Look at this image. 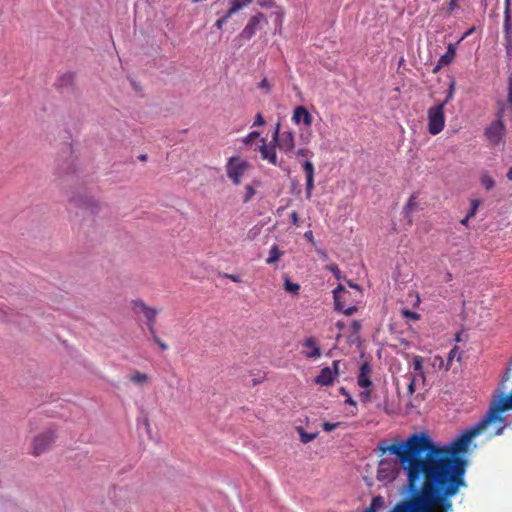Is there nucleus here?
Masks as SVG:
<instances>
[{"label":"nucleus","mask_w":512,"mask_h":512,"mask_svg":"<svg viewBox=\"0 0 512 512\" xmlns=\"http://www.w3.org/2000/svg\"><path fill=\"white\" fill-rule=\"evenodd\" d=\"M302 348V354L308 359H317L322 355L320 345L312 336L304 339L302 342Z\"/></svg>","instance_id":"obj_11"},{"label":"nucleus","mask_w":512,"mask_h":512,"mask_svg":"<svg viewBox=\"0 0 512 512\" xmlns=\"http://www.w3.org/2000/svg\"><path fill=\"white\" fill-rule=\"evenodd\" d=\"M259 152L263 160L268 161L273 166H280L278 162L277 153L274 145H268L266 139H261V145L259 146Z\"/></svg>","instance_id":"obj_12"},{"label":"nucleus","mask_w":512,"mask_h":512,"mask_svg":"<svg viewBox=\"0 0 512 512\" xmlns=\"http://www.w3.org/2000/svg\"><path fill=\"white\" fill-rule=\"evenodd\" d=\"M481 204V201L479 199H472L471 200V207H470V210L468 211V217H474L477 213V210L479 208Z\"/></svg>","instance_id":"obj_32"},{"label":"nucleus","mask_w":512,"mask_h":512,"mask_svg":"<svg viewBox=\"0 0 512 512\" xmlns=\"http://www.w3.org/2000/svg\"><path fill=\"white\" fill-rule=\"evenodd\" d=\"M404 314H405L407 317H409V318H411V319H414V320H418V319H419V317H420V316H419V314H417L416 312L408 311V310H406V311L404 312Z\"/></svg>","instance_id":"obj_48"},{"label":"nucleus","mask_w":512,"mask_h":512,"mask_svg":"<svg viewBox=\"0 0 512 512\" xmlns=\"http://www.w3.org/2000/svg\"><path fill=\"white\" fill-rule=\"evenodd\" d=\"M454 87H455V83L454 81H452L449 85V92H448V95L446 97V99L443 101V102H446V104L452 99L453 97V93H454Z\"/></svg>","instance_id":"obj_43"},{"label":"nucleus","mask_w":512,"mask_h":512,"mask_svg":"<svg viewBox=\"0 0 512 512\" xmlns=\"http://www.w3.org/2000/svg\"><path fill=\"white\" fill-rule=\"evenodd\" d=\"M55 441V434L52 430H46L37 435L32 442V454L39 456L48 451Z\"/></svg>","instance_id":"obj_8"},{"label":"nucleus","mask_w":512,"mask_h":512,"mask_svg":"<svg viewBox=\"0 0 512 512\" xmlns=\"http://www.w3.org/2000/svg\"><path fill=\"white\" fill-rule=\"evenodd\" d=\"M344 323L342 321H338L336 323V327L339 329V330H342L344 328Z\"/></svg>","instance_id":"obj_56"},{"label":"nucleus","mask_w":512,"mask_h":512,"mask_svg":"<svg viewBox=\"0 0 512 512\" xmlns=\"http://www.w3.org/2000/svg\"><path fill=\"white\" fill-rule=\"evenodd\" d=\"M255 189L251 186V185H246L245 186V193H244V196H243V202L244 203H247L249 202L255 195Z\"/></svg>","instance_id":"obj_31"},{"label":"nucleus","mask_w":512,"mask_h":512,"mask_svg":"<svg viewBox=\"0 0 512 512\" xmlns=\"http://www.w3.org/2000/svg\"><path fill=\"white\" fill-rule=\"evenodd\" d=\"M327 269L329 271H331L337 279L341 278V271H340L339 267L336 264L328 265Z\"/></svg>","instance_id":"obj_39"},{"label":"nucleus","mask_w":512,"mask_h":512,"mask_svg":"<svg viewBox=\"0 0 512 512\" xmlns=\"http://www.w3.org/2000/svg\"><path fill=\"white\" fill-rule=\"evenodd\" d=\"M245 1L249 3V2H251L252 0H245Z\"/></svg>","instance_id":"obj_64"},{"label":"nucleus","mask_w":512,"mask_h":512,"mask_svg":"<svg viewBox=\"0 0 512 512\" xmlns=\"http://www.w3.org/2000/svg\"><path fill=\"white\" fill-rule=\"evenodd\" d=\"M283 254H284L283 251H281L276 244L272 245L269 250V255L266 259V263L268 265L275 264L276 262L279 261V259L281 258V256Z\"/></svg>","instance_id":"obj_18"},{"label":"nucleus","mask_w":512,"mask_h":512,"mask_svg":"<svg viewBox=\"0 0 512 512\" xmlns=\"http://www.w3.org/2000/svg\"><path fill=\"white\" fill-rule=\"evenodd\" d=\"M413 369L419 373L423 374V358L419 355L414 356L413 361Z\"/></svg>","instance_id":"obj_29"},{"label":"nucleus","mask_w":512,"mask_h":512,"mask_svg":"<svg viewBox=\"0 0 512 512\" xmlns=\"http://www.w3.org/2000/svg\"><path fill=\"white\" fill-rule=\"evenodd\" d=\"M75 74L72 72H66L61 75L57 81V86L59 88H69L74 85Z\"/></svg>","instance_id":"obj_17"},{"label":"nucleus","mask_w":512,"mask_h":512,"mask_svg":"<svg viewBox=\"0 0 512 512\" xmlns=\"http://www.w3.org/2000/svg\"><path fill=\"white\" fill-rule=\"evenodd\" d=\"M302 169L306 178V198L310 199L314 189V165L310 160H306L302 165Z\"/></svg>","instance_id":"obj_15"},{"label":"nucleus","mask_w":512,"mask_h":512,"mask_svg":"<svg viewBox=\"0 0 512 512\" xmlns=\"http://www.w3.org/2000/svg\"><path fill=\"white\" fill-rule=\"evenodd\" d=\"M292 121L296 125L303 124L305 127H310L313 123V116L304 106H297L293 110Z\"/></svg>","instance_id":"obj_13"},{"label":"nucleus","mask_w":512,"mask_h":512,"mask_svg":"<svg viewBox=\"0 0 512 512\" xmlns=\"http://www.w3.org/2000/svg\"><path fill=\"white\" fill-rule=\"evenodd\" d=\"M443 66H445L444 64H441L440 61H438V63L435 65V67L433 68V72L434 73H437Z\"/></svg>","instance_id":"obj_54"},{"label":"nucleus","mask_w":512,"mask_h":512,"mask_svg":"<svg viewBox=\"0 0 512 512\" xmlns=\"http://www.w3.org/2000/svg\"><path fill=\"white\" fill-rule=\"evenodd\" d=\"M340 424H341L340 422H336V423L324 422L322 424V428L324 431L330 432V431H333L334 429H336L337 427H339Z\"/></svg>","instance_id":"obj_37"},{"label":"nucleus","mask_w":512,"mask_h":512,"mask_svg":"<svg viewBox=\"0 0 512 512\" xmlns=\"http://www.w3.org/2000/svg\"><path fill=\"white\" fill-rule=\"evenodd\" d=\"M445 106L446 102H441L435 106L430 107L427 111V128L431 135H438L443 131L445 127Z\"/></svg>","instance_id":"obj_5"},{"label":"nucleus","mask_w":512,"mask_h":512,"mask_svg":"<svg viewBox=\"0 0 512 512\" xmlns=\"http://www.w3.org/2000/svg\"><path fill=\"white\" fill-rule=\"evenodd\" d=\"M506 106L512 110V73L507 79V100Z\"/></svg>","instance_id":"obj_28"},{"label":"nucleus","mask_w":512,"mask_h":512,"mask_svg":"<svg viewBox=\"0 0 512 512\" xmlns=\"http://www.w3.org/2000/svg\"><path fill=\"white\" fill-rule=\"evenodd\" d=\"M507 178L508 180L512 181V166L509 168L507 172Z\"/></svg>","instance_id":"obj_57"},{"label":"nucleus","mask_w":512,"mask_h":512,"mask_svg":"<svg viewBox=\"0 0 512 512\" xmlns=\"http://www.w3.org/2000/svg\"><path fill=\"white\" fill-rule=\"evenodd\" d=\"M351 327L355 333H357L361 329V323L357 320H353L351 323Z\"/></svg>","instance_id":"obj_49"},{"label":"nucleus","mask_w":512,"mask_h":512,"mask_svg":"<svg viewBox=\"0 0 512 512\" xmlns=\"http://www.w3.org/2000/svg\"><path fill=\"white\" fill-rule=\"evenodd\" d=\"M364 389L365 390L360 392L359 397L363 403H368L371 401V390H370V388H364Z\"/></svg>","instance_id":"obj_34"},{"label":"nucleus","mask_w":512,"mask_h":512,"mask_svg":"<svg viewBox=\"0 0 512 512\" xmlns=\"http://www.w3.org/2000/svg\"><path fill=\"white\" fill-rule=\"evenodd\" d=\"M152 337H153V340L155 341V343H157L159 345V347L165 351L168 349V345L162 341L158 336H157V333H156V330L154 329V334H151Z\"/></svg>","instance_id":"obj_36"},{"label":"nucleus","mask_w":512,"mask_h":512,"mask_svg":"<svg viewBox=\"0 0 512 512\" xmlns=\"http://www.w3.org/2000/svg\"><path fill=\"white\" fill-rule=\"evenodd\" d=\"M298 432H299V435H300V440L302 443L304 444H307L311 441H313L317 436H318V433L317 432H314V433H308L306 432L303 428L301 427H298L297 428Z\"/></svg>","instance_id":"obj_22"},{"label":"nucleus","mask_w":512,"mask_h":512,"mask_svg":"<svg viewBox=\"0 0 512 512\" xmlns=\"http://www.w3.org/2000/svg\"><path fill=\"white\" fill-rule=\"evenodd\" d=\"M459 354V348L458 346H454L448 353V358H447V364H446V367H445V370H449L450 367H451V363L453 361V359L458 356Z\"/></svg>","instance_id":"obj_30"},{"label":"nucleus","mask_w":512,"mask_h":512,"mask_svg":"<svg viewBox=\"0 0 512 512\" xmlns=\"http://www.w3.org/2000/svg\"><path fill=\"white\" fill-rule=\"evenodd\" d=\"M504 11H511V0H505Z\"/></svg>","instance_id":"obj_55"},{"label":"nucleus","mask_w":512,"mask_h":512,"mask_svg":"<svg viewBox=\"0 0 512 512\" xmlns=\"http://www.w3.org/2000/svg\"><path fill=\"white\" fill-rule=\"evenodd\" d=\"M384 504V500L381 496H376L372 499L371 504L368 508L365 509L364 512H377V510L382 507Z\"/></svg>","instance_id":"obj_25"},{"label":"nucleus","mask_w":512,"mask_h":512,"mask_svg":"<svg viewBox=\"0 0 512 512\" xmlns=\"http://www.w3.org/2000/svg\"><path fill=\"white\" fill-rule=\"evenodd\" d=\"M480 182L487 191L493 189L495 186V181L488 173H483L481 175Z\"/></svg>","instance_id":"obj_23"},{"label":"nucleus","mask_w":512,"mask_h":512,"mask_svg":"<svg viewBox=\"0 0 512 512\" xmlns=\"http://www.w3.org/2000/svg\"><path fill=\"white\" fill-rule=\"evenodd\" d=\"M381 454L396 455L406 474L409 491L389 512H432L427 432L411 434L405 441L378 444Z\"/></svg>","instance_id":"obj_2"},{"label":"nucleus","mask_w":512,"mask_h":512,"mask_svg":"<svg viewBox=\"0 0 512 512\" xmlns=\"http://www.w3.org/2000/svg\"><path fill=\"white\" fill-rule=\"evenodd\" d=\"M272 144H275L285 154H290L295 148V136L292 131L280 132V124L276 125L272 135Z\"/></svg>","instance_id":"obj_6"},{"label":"nucleus","mask_w":512,"mask_h":512,"mask_svg":"<svg viewBox=\"0 0 512 512\" xmlns=\"http://www.w3.org/2000/svg\"><path fill=\"white\" fill-rule=\"evenodd\" d=\"M290 218H291V221H292V224L296 227H299L300 226V219H299V215L296 211H293L291 212L290 214Z\"/></svg>","instance_id":"obj_42"},{"label":"nucleus","mask_w":512,"mask_h":512,"mask_svg":"<svg viewBox=\"0 0 512 512\" xmlns=\"http://www.w3.org/2000/svg\"><path fill=\"white\" fill-rule=\"evenodd\" d=\"M225 277L229 278L230 280H232V281H233V282H235V283L240 282V279H239L236 275H233V274H225Z\"/></svg>","instance_id":"obj_52"},{"label":"nucleus","mask_w":512,"mask_h":512,"mask_svg":"<svg viewBox=\"0 0 512 512\" xmlns=\"http://www.w3.org/2000/svg\"><path fill=\"white\" fill-rule=\"evenodd\" d=\"M259 136H260V133L258 131H252L243 139V143L245 145H249Z\"/></svg>","instance_id":"obj_35"},{"label":"nucleus","mask_w":512,"mask_h":512,"mask_svg":"<svg viewBox=\"0 0 512 512\" xmlns=\"http://www.w3.org/2000/svg\"><path fill=\"white\" fill-rule=\"evenodd\" d=\"M348 293V291L345 289V287L342 284H339L334 290H333V298H334V307L335 310L342 312L345 315H352L357 311L356 306H350L345 307L344 300L345 295Z\"/></svg>","instance_id":"obj_9"},{"label":"nucleus","mask_w":512,"mask_h":512,"mask_svg":"<svg viewBox=\"0 0 512 512\" xmlns=\"http://www.w3.org/2000/svg\"><path fill=\"white\" fill-rule=\"evenodd\" d=\"M456 51L452 44H449L447 47V51L444 55H442L439 59L441 64H444L445 66L451 64L455 58Z\"/></svg>","instance_id":"obj_19"},{"label":"nucleus","mask_w":512,"mask_h":512,"mask_svg":"<svg viewBox=\"0 0 512 512\" xmlns=\"http://www.w3.org/2000/svg\"><path fill=\"white\" fill-rule=\"evenodd\" d=\"M130 381L135 384H146L150 381V377L146 373L136 371L130 376Z\"/></svg>","instance_id":"obj_21"},{"label":"nucleus","mask_w":512,"mask_h":512,"mask_svg":"<svg viewBox=\"0 0 512 512\" xmlns=\"http://www.w3.org/2000/svg\"><path fill=\"white\" fill-rule=\"evenodd\" d=\"M258 4L261 7L271 8L274 6V2L272 0H258Z\"/></svg>","instance_id":"obj_47"},{"label":"nucleus","mask_w":512,"mask_h":512,"mask_svg":"<svg viewBox=\"0 0 512 512\" xmlns=\"http://www.w3.org/2000/svg\"><path fill=\"white\" fill-rule=\"evenodd\" d=\"M259 88L265 89L266 92H269L271 90V86L267 78L261 80V82L259 83Z\"/></svg>","instance_id":"obj_45"},{"label":"nucleus","mask_w":512,"mask_h":512,"mask_svg":"<svg viewBox=\"0 0 512 512\" xmlns=\"http://www.w3.org/2000/svg\"><path fill=\"white\" fill-rule=\"evenodd\" d=\"M471 218L472 217H468V214H467L463 219L460 220L461 225L468 227V222H469V219H471Z\"/></svg>","instance_id":"obj_53"},{"label":"nucleus","mask_w":512,"mask_h":512,"mask_svg":"<svg viewBox=\"0 0 512 512\" xmlns=\"http://www.w3.org/2000/svg\"><path fill=\"white\" fill-rule=\"evenodd\" d=\"M146 158H147V156H146V155H141V156H140V159H141V160H143V161H144V160H146Z\"/></svg>","instance_id":"obj_61"},{"label":"nucleus","mask_w":512,"mask_h":512,"mask_svg":"<svg viewBox=\"0 0 512 512\" xmlns=\"http://www.w3.org/2000/svg\"><path fill=\"white\" fill-rule=\"evenodd\" d=\"M83 205H84V206H85L86 208H88V206H89V203H87V202H84V204H83Z\"/></svg>","instance_id":"obj_63"},{"label":"nucleus","mask_w":512,"mask_h":512,"mask_svg":"<svg viewBox=\"0 0 512 512\" xmlns=\"http://www.w3.org/2000/svg\"><path fill=\"white\" fill-rule=\"evenodd\" d=\"M284 289L285 291L298 295L300 290V285L298 283H293L290 281V279L286 276L284 281Z\"/></svg>","instance_id":"obj_24"},{"label":"nucleus","mask_w":512,"mask_h":512,"mask_svg":"<svg viewBox=\"0 0 512 512\" xmlns=\"http://www.w3.org/2000/svg\"><path fill=\"white\" fill-rule=\"evenodd\" d=\"M436 359H439L441 365L443 364V360L441 357H436Z\"/></svg>","instance_id":"obj_62"},{"label":"nucleus","mask_w":512,"mask_h":512,"mask_svg":"<svg viewBox=\"0 0 512 512\" xmlns=\"http://www.w3.org/2000/svg\"><path fill=\"white\" fill-rule=\"evenodd\" d=\"M265 124L264 117L261 113H257L255 116V120L253 126H263Z\"/></svg>","instance_id":"obj_41"},{"label":"nucleus","mask_w":512,"mask_h":512,"mask_svg":"<svg viewBox=\"0 0 512 512\" xmlns=\"http://www.w3.org/2000/svg\"><path fill=\"white\" fill-rule=\"evenodd\" d=\"M250 168L247 160L242 159L240 156H231L225 166L227 177L234 185H240L242 177Z\"/></svg>","instance_id":"obj_4"},{"label":"nucleus","mask_w":512,"mask_h":512,"mask_svg":"<svg viewBox=\"0 0 512 512\" xmlns=\"http://www.w3.org/2000/svg\"><path fill=\"white\" fill-rule=\"evenodd\" d=\"M230 17H227V15L225 14L223 17H221L220 19H218L216 22H215V26L218 28V29H222L223 25L228 21Z\"/></svg>","instance_id":"obj_44"},{"label":"nucleus","mask_w":512,"mask_h":512,"mask_svg":"<svg viewBox=\"0 0 512 512\" xmlns=\"http://www.w3.org/2000/svg\"><path fill=\"white\" fill-rule=\"evenodd\" d=\"M508 410H512V390L510 394L502 393L494 399L485 416L461 433L451 444L440 445L427 433L432 512L453 510L452 498L466 486L467 461L461 454L468 451L473 438L491 425L494 426L493 435H501L507 426L506 418L502 413Z\"/></svg>","instance_id":"obj_1"},{"label":"nucleus","mask_w":512,"mask_h":512,"mask_svg":"<svg viewBox=\"0 0 512 512\" xmlns=\"http://www.w3.org/2000/svg\"><path fill=\"white\" fill-rule=\"evenodd\" d=\"M339 374V361H333L332 367H324L315 378V383L322 386H330Z\"/></svg>","instance_id":"obj_10"},{"label":"nucleus","mask_w":512,"mask_h":512,"mask_svg":"<svg viewBox=\"0 0 512 512\" xmlns=\"http://www.w3.org/2000/svg\"><path fill=\"white\" fill-rule=\"evenodd\" d=\"M416 199H417V197H416L415 194H412L409 197L406 205L404 206V212H405L406 215H409V214H411L414 211V209H415V207L417 205Z\"/></svg>","instance_id":"obj_27"},{"label":"nucleus","mask_w":512,"mask_h":512,"mask_svg":"<svg viewBox=\"0 0 512 512\" xmlns=\"http://www.w3.org/2000/svg\"><path fill=\"white\" fill-rule=\"evenodd\" d=\"M260 382H261V380L254 379L253 380V385L255 386V385L259 384Z\"/></svg>","instance_id":"obj_58"},{"label":"nucleus","mask_w":512,"mask_h":512,"mask_svg":"<svg viewBox=\"0 0 512 512\" xmlns=\"http://www.w3.org/2000/svg\"><path fill=\"white\" fill-rule=\"evenodd\" d=\"M357 383L361 388H370L372 386L371 367L367 362L360 366Z\"/></svg>","instance_id":"obj_16"},{"label":"nucleus","mask_w":512,"mask_h":512,"mask_svg":"<svg viewBox=\"0 0 512 512\" xmlns=\"http://www.w3.org/2000/svg\"><path fill=\"white\" fill-rule=\"evenodd\" d=\"M296 155H297V157H299V158H300V157H301V158H309V157H311V156H312V153H311V151H310L309 149H307V148H300V149H298V150H297Z\"/></svg>","instance_id":"obj_38"},{"label":"nucleus","mask_w":512,"mask_h":512,"mask_svg":"<svg viewBox=\"0 0 512 512\" xmlns=\"http://www.w3.org/2000/svg\"><path fill=\"white\" fill-rule=\"evenodd\" d=\"M472 32H473V28H472V29H470L468 32H466V33H465V35H464V37H465V36H467V35H469V34H471Z\"/></svg>","instance_id":"obj_60"},{"label":"nucleus","mask_w":512,"mask_h":512,"mask_svg":"<svg viewBox=\"0 0 512 512\" xmlns=\"http://www.w3.org/2000/svg\"><path fill=\"white\" fill-rule=\"evenodd\" d=\"M262 21H266V18L262 13L252 16L242 30L241 36L245 39H251L256 34L258 26Z\"/></svg>","instance_id":"obj_14"},{"label":"nucleus","mask_w":512,"mask_h":512,"mask_svg":"<svg viewBox=\"0 0 512 512\" xmlns=\"http://www.w3.org/2000/svg\"><path fill=\"white\" fill-rule=\"evenodd\" d=\"M349 286H350V287H352V288H356V289H358V288H359V287H358V285H356V284H352V283H349Z\"/></svg>","instance_id":"obj_59"},{"label":"nucleus","mask_w":512,"mask_h":512,"mask_svg":"<svg viewBox=\"0 0 512 512\" xmlns=\"http://www.w3.org/2000/svg\"><path fill=\"white\" fill-rule=\"evenodd\" d=\"M244 7L239 0H230V7L226 13L227 17H232L236 12Z\"/></svg>","instance_id":"obj_26"},{"label":"nucleus","mask_w":512,"mask_h":512,"mask_svg":"<svg viewBox=\"0 0 512 512\" xmlns=\"http://www.w3.org/2000/svg\"><path fill=\"white\" fill-rule=\"evenodd\" d=\"M340 393L345 396L346 400H345V403L346 404H349L353 407H356V402L355 400L351 397V395L347 392V390L344 388V387H341L340 388Z\"/></svg>","instance_id":"obj_33"},{"label":"nucleus","mask_w":512,"mask_h":512,"mask_svg":"<svg viewBox=\"0 0 512 512\" xmlns=\"http://www.w3.org/2000/svg\"><path fill=\"white\" fill-rule=\"evenodd\" d=\"M458 6V0H449L447 3V11L449 13L453 12L454 9Z\"/></svg>","instance_id":"obj_46"},{"label":"nucleus","mask_w":512,"mask_h":512,"mask_svg":"<svg viewBox=\"0 0 512 512\" xmlns=\"http://www.w3.org/2000/svg\"><path fill=\"white\" fill-rule=\"evenodd\" d=\"M504 46L509 56L512 55V38H504Z\"/></svg>","instance_id":"obj_40"},{"label":"nucleus","mask_w":512,"mask_h":512,"mask_svg":"<svg viewBox=\"0 0 512 512\" xmlns=\"http://www.w3.org/2000/svg\"><path fill=\"white\" fill-rule=\"evenodd\" d=\"M131 308L135 314H143V316L146 318V324L149 332L151 334H154V327L156 324V316L158 314V311L155 308L148 306L141 299L132 300Z\"/></svg>","instance_id":"obj_7"},{"label":"nucleus","mask_w":512,"mask_h":512,"mask_svg":"<svg viewBox=\"0 0 512 512\" xmlns=\"http://www.w3.org/2000/svg\"><path fill=\"white\" fill-rule=\"evenodd\" d=\"M504 109V106L498 109L497 119L491 122L484 131V136L492 147H496L501 143H504V138L506 135V126L502 119Z\"/></svg>","instance_id":"obj_3"},{"label":"nucleus","mask_w":512,"mask_h":512,"mask_svg":"<svg viewBox=\"0 0 512 512\" xmlns=\"http://www.w3.org/2000/svg\"><path fill=\"white\" fill-rule=\"evenodd\" d=\"M503 31L504 38H512L511 11H504Z\"/></svg>","instance_id":"obj_20"},{"label":"nucleus","mask_w":512,"mask_h":512,"mask_svg":"<svg viewBox=\"0 0 512 512\" xmlns=\"http://www.w3.org/2000/svg\"><path fill=\"white\" fill-rule=\"evenodd\" d=\"M408 391L410 394L415 392V378L413 377L408 385Z\"/></svg>","instance_id":"obj_50"},{"label":"nucleus","mask_w":512,"mask_h":512,"mask_svg":"<svg viewBox=\"0 0 512 512\" xmlns=\"http://www.w3.org/2000/svg\"><path fill=\"white\" fill-rule=\"evenodd\" d=\"M304 237L309 240L310 242H313L314 240V237H313V232L311 230L305 232L304 234Z\"/></svg>","instance_id":"obj_51"}]
</instances>
